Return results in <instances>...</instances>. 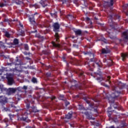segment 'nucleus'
I'll return each mask as SVG.
<instances>
[{"label": "nucleus", "instance_id": "obj_47", "mask_svg": "<svg viewBox=\"0 0 128 128\" xmlns=\"http://www.w3.org/2000/svg\"><path fill=\"white\" fill-rule=\"evenodd\" d=\"M4 2H6V1H4Z\"/></svg>", "mask_w": 128, "mask_h": 128}, {"label": "nucleus", "instance_id": "obj_4", "mask_svg": "<svg viewBox=\"0 0 128 128\" xmlns=\"http://www.w3.org/2000/svg\"><path fill=\"white\" fill-rule=\"evenodd\" d=\"M53 27H54V32H58L60 30V24L58 23H54L53 24Z\"/></svg>", "mask_w": 128, "mask_h": 128}, {"label": "nucleus", "instance_id": "obj_2", "mask_svg": "<svg viewBox=\"0 0 128 128\" xmlns=\"http://www.w3.org/2000/svg\"><path fill=\"white\" fill-rule=\"evenodd\" d=\"M36 14H38V12H36L34 14L31 15L29 18L30 22L32 24H34V22H36L34 19L36 18V16H38V15L36 16Z\"/></svg>", "mask_w": 128, "mask_h": 128}, {"label": "nucleus", "instance_id": "obj_42", "mask_svg": "<svg viewBox=\"0 0 128 128\" xmlns=\"http://www.w3.org/2000/svg\"><path fill=\"white\" fill-rule=\"evenodd\" d=\"M30 114V112H29V113H28V114Z\"/></svg>", "mask_w": 128, "mask_h": 128}, {"label": "nucleus", "instance_id": "obj_19", "mask_svg": "<svg viewBox=\"0 0 128 128\" xmlns=\"http://www.w3.org/2000/svg\"><path fill=\"white\" fill-rule=\"evenodd\" d=\"M5 36H6V38H10V33H8V32H6L5 33Z\"/></svg>", "mask_w": 128, "mask_h": 128}, {"label": "nucleus", "instance_id": "obj_10", "mask_svg": "<svg viewBox=\"0 0 128 128\" xmlns=\"http://www.w3.org/2000/svg\"><path fill=\"white\" fill-rule=\"evenodd\" d=\"M116 94H118V92H116L115 94H112L111 95V98H117L118 96L116 95Z\"/></svg>", "mask_w": 128, "mask_h": 128}, {"label": "nucleus", "instance_id": "obj_44", "mask_svg": "<svg viewBox=\"0 0 128 128\" xmlns=\"http://www.w3.org/2000/svg\"><path fill=\"white\" fill-rule=\"evenodd\" d=\"M68 104H70V102H68Z\"/></svg>", "mask_w": 128, "mask_h": 128}, {"label": "nucleus", "instance_id": "obj_43", "mask_svg": "<svg viewBox=\"0 0 128 128\" xmlns=\"http://www.w3.org/2000/svg\"><path fill=\"white\" fill-rule=\"evenodd\" d=\"M27 58V60H30V58Z\"/></svg>", "mask_w": 128, "mask_h": 128}, {"label": "nucleus", "instance_id": "obj_21", "mask_svg": "<svg viewBox=\"0 0 128 128\" xmlns=\"http://www.w3.org/2000/svg\"><path fill=\"white\" fill-rule=\"evenodd\" d=\"M78 106V109L80 110H82L84 108V107L82 106L79 105Z\"/></svg>", "mask_w": 128, "mask_h": 128}, {"label": "nucleus", "instance_id": "obj_15", "mask_svg": "<svg viewBox=\"0 0 128 128\" xmlns=\"http://www.w3.org/2000/svg\"><path fill=\"white\" fill-rule=\"evenodd\" d=\"M99 40H102V42H104L105 44H106V40L104 38H101Z\"/></svg>", "mask_w": 128, "mask_h": 128}, {"label": "nucleus", "instance_id": "obj_45", "mask_svg": "<svg viewBox=\"0 0 128 128\" xmlns=\"http://www.w3.org/2000/svg\"><path fill=\"white\" fill-rule=\"evenodd\" d=\"M109 84H110V82H109Z\"/></svg>", "mask_w": 128, "mask_h": 128}, {"label": "nucleus", "instance_id": "obj_29", "mask_svg": "<svg viewBox=\"0 0 128 128\" xmlns=\"http://www.w3.org/2000/svg\"><path fill=\"white\" fill-rule=\"evenodd\" d=\"M106 128H114V126H110V127H108V128L106 127Z\"/></svg>", "mask_w": 128, "mask_h": 128}, {"label": "nucleus", "instance_id": "obj_41", "mask_svg": "<svg viewBox=\"0 0 128 128\" xmlns=\"http://www.w3.org/2000/svg\"><path fill=\"white\" fill-rule=\"evenodd\" d=\"M36 30L34 31V32H36Z\"/></svg>", "mask_w": 128, "mask_h": 128}, {"label": "nucleus", "instance_id": "obj_31", "mask_svg": "<svg viewBox=\"0 0 128 128\" xmlns=\"http://www.w3.org/2000/svg\"><path fill=\"white\" fill-rule=\"evenodd\" d=\"M85 114H86L87 116H88V112H85Z\"/></svg>", "mask_w": 128, "mask_h": 128}, {"label": "nucleus", "instance_id": "obj_13", "mask_svg": "<svg viewBox=\"0 0 128 128\" xmlns=\"http://www.w3.org/2000/svg\"><path fill=\"white\" fill-rule=\"evenodd\" d=\"M59 98L61 100H64V95H60L59 96Z\"/></svg>", "mask_w": 128, "mask_h": 128}, {"label": "nucleus", "instance_id": "obj_37", "mask_svg": "<svg viewBox=\"0 0 128 128\" xmlns=\"http://www.w3.org/2000/svg\"><path fill=\"white\" fill-rule=\"evenodd\" d=\"M0 102H4V100L2 99L1 100H0Z\"/></svg>", "mask_w": 128, "mask_h": 128}, {"label": "nucleus", "instance_id": "obj_12", "mask_svg": "<svg viewBox=\"0 0 128 128\" xmlns=\"http://www.w3.org/2000/svg\"><path fill=\"white\" fill-rule=\"evenodd\" d=\"M86 102H87V104H89V106H90L92 108V106H94V104H90V100H86Z\"/></svg>", "mask_w": 128, "mask_h": 128}, {"label": "nucleus", "instance_id": "obj_27", "mask_svg": "<svg viewBox=\"0 0 128 128\" xmlns=\"http://www.w3.org/2000/svg\"><path fill=\"white\" fill-rule=\"evenodd\" d=\"M42 6H43L44 8H45V6H47V4H44V2H42Z\"/></svg>", "mask_w": 128, "mask_h": 128}, {"label": "nucleus", "instance_id": "obj_25", "mask_svg": "<svg viewBox=\"0 0 128 128\" xmlns=\"http://www.w3.org/2000/svg\"><path fill=\"white\" fill-rule=\"evenodd\" d=\"M23 88H24V90H27V89H28V86H23Z\"/></svg>", "mask_w": 128, "mask_h": 128}, {"label": "nucleus", "instance_id": "obj_39", "mask_svg": "<svg viewBox=\"0 0 128 128\" xmlns=\"http://www.w3.org/2000/svg\"><path fill=\"white\" fill-rule=\"evenodd\" d=\"M4 98V96H0V98Z\"/></svg>", "mask_w": 128, "mask_h": 128}, {"label": "nucleus", "instance_id": "obj_36", "mask_svg": "<svg viewBox=\"0 0 128 128\" xmlns=\"http://www.w3.org/2000/svg\"><path fill=\"white\" fill-rule=\"evenodd\" d=\"M56 98V97H53L52 98V100H54Z\"/></svg>", "mask_w": 128, "mask_h": 128}, {"label": "nucleus", "instance_id": "obj_22", "mask_svg": "<svg viewBox=\"0 0 128 128\" xmlns=\"http://www.w3.org/2000/svg\"><path fill=\"white\" fill-rule=\"evenodd\" d=\"M110 6H114V0H110Z\"/></svg>", "mask_w": 128, "mask_h": 128}, {"label": "nucleus", "instance_id": "obj_17", "mask_svg": "<svg viewBox=\"0 0 128 128\" xmlns=\"http://www.w3.org/2000/svg\"><path fill=\"white\" fill-rule=\"evenodd\" d=\"M24 47L26 50H28V44H24Z\"/></svg>", "mask_w": 128, "mask_h": 128}, {"label": "nucleus", "instance_id": "obj_20", "mask_svg": "<svg viewBox=\"0 0 128 128\" xmlns=\"http://www.w3.org/2000/svg\"><path fill=\"white\" fill-rule=\"evenodd\" d=\"M4 6H6V4L4 3H0V8H2Z\"/></svg>", "mask_w": 128, "mask_h": 128}, {"label": "nucleus", "instance_id": "obj_30", "mask_svg": "<svg viewBox=\"0 0 128 128\" xmlns=\"http://www.w3.org/2000/svg\"><path fill=\"white\" fill-rule=\"evenodd\" d=\"M84 54H88V52L87 53L86 52H84Z\"/></svg>", "mask_w": 128, "mask_h": 128}, {"label": "nucleus", "instance_id": "obj_46", "mask_svg": "<svg viewBox=\"0 0 128 128\" xmlns=\"http://www.w3.org/2000/svg\"><path fill=\"white\" fill-rule=\"evenodd\" d=\"M26 114V112H25V114Z\"/></svg>", "mask_w": 128, "mask_h": 128}, {"label": "nucleus", "instance_id": "obj_38", "mask_svg": "<svg viewBox=\"0 0 128 128\" xmlns=\"http://www.w3.org/2000/svg\"><path fill=\"white\" fill-rule=\"evenodd\" d=\"M27 108H30V105L29 104H27Z\"/></svg>", "mask_w": 128, "mask_h": 128}, {"label": "nucleus", "instance_id": "obj_14", "mask_svg": "<svg viewBox=\"0 0 128 128\" xmlns=\"http://www.w3.org/2000/svg\"><path fill=\"white\" fill-rule=\"evenodd\" d=\"M55 38H56V40H58V38H60V36H58V32L56 33Z\"/></svg>", "mask_w": 128, "mask_h": 128}, {"label": "nucleus", "instance_id": "obj_8", "mask_svg": "<svg viewBox=\"0 0 128 128\" xmlns=\"http://www.w3.org/2000/svg\"><path fill=\"white\" fill-rule=\"evenodd\" d=\"M52 44L53 46H54L55 48H60V44H56L54 42H52Z\"/></svg>", "mask_w": 128, "mask_h": 128}, {"label": "nucleus", "instance_id": "obj_28", "mask_svg": "<svg viewBox=\"0 0 128 128\" xmlns=\"http://www.w3.org/2000/svg\"><path fill=\"white\" fill-rule=\"evenodd\" d=\"M46 76H50V73H47V74H46Z\"/></svg>", "mask_w": 128, "mask_h": 128}, {"label": "nucleus", "instance_id": "obj_3", "mask_svg": "<svg viewBox=\"0 0 128 128\" xmlns=\"http://www.w3.org/2000/svg\"><path fill=\"white\" fill-rule=\"evenodd\" d=\"M16 92V89L14 88H9L8 89V96H10V94H14Z\"/></svg>", "mask_w": 128, "mask_h": 128}, {"label": "nucleus", "instance_id": "obj_5", "mask_svg": "<svg viewBox=\"0 0 128 128\" xmlns=\"http://www.w3.org/2000/svg\"><path fill=\"white\" fill-rule=\"evenodd\" d=\"M76 36H80L82 34V30H77L74 31Z\"/></svg>", "mask_w": 128, "mask_h": 128}, {"label": "nucleus", "instance_id": "obj_18", "mask_svg": "<svg viewBox=\"0 0 128 128\" xmlns=\"http://www.w3.org/2000/svg\"><path fill=\"white\" fill-rule=\"evenodd\" d=\"M32 80V82H34V84H36V82H37L36 79L35 78H33Z\"/></svg>", "mask_w": 128, "mask_h": 128}, {"label": "nucleus", "instance_id": "obj_40", "mask_svg": "<svg viewBox=\"0 0 128 128\" xmlns=\"http://www.w3.org/2000/svg\"><path fill=\"white\" fill-rule=\"evenodd\" d=\"M20 26L22 27V28H23V26L22 25H20Z\"/></svg>", "mask_w": 128, "mask_h": 128}, {"label": "nucleus", "instance_id": "obj_6", "mask_svg": "<svg viewBox=\"0 0 128 128\" xmlns=\"http://www.w3.org/2000/svg\"><path fill=\"white\" fill-rule=\"evenodd\" d=\"M128 53L122 54V58L123 62H124V60H126V58L128 57Z\"/></svg>", "mask_w": 128, "mask_h": 128}, {"label": "nucleus", "instance_id": "obj_32", "mask_svg": "<svg viewBox=\"0 0 128 128\" xmlns=\"http://www.w3.org/2000/svg\"><path fill=\"white\" fill-rule=\"evenodd\" d=\"M104 86H106V88H108V86L106 85V84H104Z\"/></svg>", "mask_w": 128, "mask_h": 128}, {"label": "nucleus", "instance_id": "obj_16", "mask_svg": "<svg viewBox=\"0 0 128 128\" xmlns=\"http://www.w3.org/2000/svg\"><path fill=\"white\" fill-rule=\"evenodd\" d=\"M14 44H18V39H14Z\"/></svg>", "mask_w": 128, "mask_h": 128}, {"label": "nucleus", "instance_id": "obj_9", "mask_svg": "<svg viewBox=\"0 0 128 128\" xmlns=\"http://www.w3.org/2000/svg\"><path fill=\"white\" fill-rule=\"evenodd\" d=\"M72 113H68L67 115L66 116V118H67V120H70V118H72Z\"/></svg>", "mask_w": 128, "mask_h": 128}, {"label": "nucleus", "instance_id": "obj_11", "mask_svg": "<svg viewBox=\"0 0 128 128\" xmlns=\"http://www.w3.org/2000/svg\"><path fill=\"white\" fill-rule=\"evenodd\" d=\"M96 64H97V66H98L99 68H102V62H100V61L98 62H96Z\"/></svg>", "mask_w": 128, "mask_h": 128}, {"label": "nucleus", "instance_id": "obj_35", "mask_svg": "<svg viewBox=\"0 0 128 128\" xmlns=\"http://www.w3.org/2000/svg\"><path fill=\"white\" fill-rule=\"evenodd\" d=\"M86 20H90V18H86Z\"/></svg>", "mask_w": 128, "mask_h": 128}, {"label": "nucleus", "instance_id": "obj_23", "mask_svg": "<svg viewBox=\"0 0 128 128\" xmlns=\"http://www.w3.org/2000/svg\"><path fill=\"white\" fill-rule=\"evenodd\" d=\"M20 64V62H18V60H17L16 63L15 64V65L16 66H18Z\"/></svg>", "mask_w": 128, "mask_h": 128}, {"label": "nucleus", "instance_id": "obj_1", "mask_svg": "<svg viewBox=\"0 0 128 128\" xmlns=\"http://www.w3.org/2000/svg\"><path fill=\"white\" fill-rule=\"evenodd\" d=\"M7 78L8 80V84H9V86H12L13 84L14 83V76H7Z\"/></svg>", "mask_w": 128, "mask_h": 128}, {"label": "nucleus", "instance_id": "obj_33", "mask_svg": "<svg viewBox=\"0 0 128 128\" xmlns=\"http://www.w3.org/2000/svg\"><path fill=\"white\" fill-rule=\"evenodd\" d=\"M72 18V16H70V15L68 16V18Z\"/></svg>", "mask_w": 128, "mask_h": 128}, {"label": "nucleus", "instance_id": "obj_26", "mask_svg": "<svg viewBox=\"0 0 128 128\" xmlns=\"http://www.w3.org/2000/svg\"><path fill=\"white\" fill-rule=\"evenodd\" d=\"M110 76H107V80H110Z\"/></svg>", "mask_w": 128, "mask_h": 128}, {"label": "nucleus", "instance_id": "obj_7", "mask_svg": "<svg viewBox=\"0 0 128 128\" xmlns=\"http://www.w3.org/2000/svg\"><path fill=\"white\" fill-rule=\"evenodd\" d=\"M110 52V51L108 50V49H105V48L102 49V54H108Z\"/></svg>", "mask_w": 128, "mask_h": 128}, {"label": "nucleus", "instance_id": "obj_24", "mask_svg": "<svg viewBox=\"0 0 128 128\" xmlns=\"http://www.w3.org/2000/svg\"><path fill=\"white\" fill-rule=\"evenodd\" d=\"M2 85H0V91L2 92Z\"/></svg>", "mask_w": 128, "mask_h": 128}, {"label": "nucleus", "instance_id": "obj_34", "mask_svg": "<svg viewBox=\"0 0 128 128\" xmlns=\"http://www.w3.org/2000/svg\"><path fill=\"white\" fill-rule=\"evenodd\" d=\"M33 112H38V110H33Z\"/></svg>", "mask_w": 128, "mask_h": 128}]
</instances>
